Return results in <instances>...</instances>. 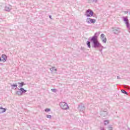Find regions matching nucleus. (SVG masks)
I'll use <instances>...</instances> for the list:
<instances>
[{
  "label": "nucleus",
  "instance_id": "22",
  "mask_svg": "<svg viewBox=\"0 0 130 130\" xmlns=\"http://www.w3.org/2000/svg\"><path fill=\"white\" fill-rule=\"evenodd\" d=\"M124 88H126V89H129V87L127 86V85H123Z\"/></svg>",
  "mask_w": 130,
  "mask_h": 130
},
{
  "label": "nucleus",
  "instance_id": "9",
  "mask_svg": "<svg viewBox=\"0 0 130 130\" xmlns=\"http://www.w3.org/2000/svg\"><path fill=\"white\" fill-rule=\"evenodd\" d=\"M7 111V109L3 108V107H0V114L2 113H4V112H6Z\"/></svg>",
  "mask_w": 130,
  "mask_h": 130
},
{
  "label": "nucleus",
  "instance_id": "12",
  "mask_svg": "<svg viewBox=\"0 0 130 130\" xmlns=\"http://www.w3.org/2000/svg\"><path fill=\"white\" fill-rule=\"evenodd\" d=\"M86 45H87L88 48H91V41H88L86 43Z\"/></svg>",
  "mask_w": 130,
  "mask_h": 130
},
{
  "label": "nucleus",
  "instance_id": "11",
  "mask_svg": "<svg viewBox=\"0 0 130 130\" xmlns=\"http://www.w3.org/2000/svg\"><path fill=\"white\" fill-rule=\"evenodd\" d=\"M12 8H11L9 6H6L5 10V11H6L7 12H10L11 11Z\"/></svg>",
  "mask_w": 130,
  "mask_h": 130
},
{
  "label": "nucleus",
  "instance_id": "2",
  "mask_svg": "<svg viewBox=\"0 0 130 130\" xmlns=\"http://www.w3.org/2000/svg\"><path fill=\"white\" fill-rule=\"evenodd\" d=\"M27 92V90L25 89L24 88L21 87L18 89V91L16 92V94L18 95V96H22L23 94L26 93Z\"/></svg>",
  "mask_w": 130,
  "mask_h": 130
},
{
  "label": "nucleus",
  "instance_id": "3",
  "mask_svg": "<svg viewBox=\"0 0 130 130\" xmlns=\"http://www.w3.org/2000/svg\"><path fill=\"white\" fill-rule=\"evenodd\" d=\"M59 106L63 110H68L70 108L68 104L63 102L60 103Z\"/></svg>",
  "mask_w": 130,
  "mask_h": 130
},
{
  "label": "nucleus",
  "instance_id": "10",
  "mask_svg": "<svg viewBox=\"0 0 130 130\" xmlns=\"http://www.w3.org/2000/svg\"><path fill=\"white\" fill-rule=\"evenodd\" d=\"M2 57L3 58V61H7V59H8V57L6 54H2Z\"/></svg>",
  "mask_w": 130,
  "mask_h": 130
},
{
  "label": "nucleus",
  "instance_id": "17",
  "mask_svg": "<svg viewBox=\"0 0 130 130\" xmlns=\"http://www.w3.org/2000/svg\"><path fill=\"white\" fill-rule=\"evenodd\" d=\"M121 92L123 93V94H126V95H127V92H126L123 89L121 90Z\"/></svg>",
  "mask_w": 130,
  "mask_h": 130
},
{
  "label": "nucleus",
  "instance_id": "1",
  "mask_svg": "<svg viewBox=\"0 0 130 130\" xmlns=\"http://www.w3.org/2000/svg\"><path fill=\"white\" fill-rule=\"evenodd\" d=\"M98 32L95 33L93 36L89 38L88 40H90V42H91V47L92 48H102L100 49V52H102V48H103L104 47L101 43L99 42V41H98Z\"/></svg>",
  "mask_w": 130,
  "mask_h": 130
},
{
  "label": "nucleus",
  "instance_id": "20",
  "mask_svg": "<svg viewBox=\"0 0 130 130\" xmlns=\"http://www.w3.org/2000/svg\"><path fill=\"white\" fill-rule=\"evenodd\" d=\"M112 126H108V130H112Z\"/></svg>",
  "mask_w": 130,
  "mask_h": 130
},
{
  "label": "nucleus",
  "instance_id": "13",
  "mask_svg": "<svg viewBox=\"0 0 130 130\" xmlns=\"http://www.w3.org/2000/svg\"><path fill=\"white\" fill-rule=\"evenodd\" d=\"M19 85V87L20 88H22V87H23V86H25V83H24V82H21V83H18Z\"/></svg>",
  "mask_w": 130,
  "mask_h": 130
},
{
  "label": "nucleus",
  "instance_id": "27",
  "mask_svg": "<svg viewBox=\"0 0 130 130\" xmlns=\"http://www.w3.org/2000/svg\"><path fill=\"white\" fill-rule=\"evenodd\" d=\"M0 61H2V58H0Z\"/></svg>",
  "mask_w": 130,
  "mask_h": 130
},
{
  "label": "nucleus",
  "instance_id": "14",
  "mask_svg": "<svg viewBox=\"0 0 130 130\" xmlns=\"http://www.w3.org/2000/svg\"><path fill=\"white\" fill-rule=\"evenodd\" d=\"M11 86L14 87V88H15V90H16V89L18 88V85H17V84H11Z\"/></svg>",
  "mask_w": 130,
  "mask_h": 130
},
{
  "label": "nucleus",
  "instance_id": "5",
  "mask_svg": "<svg viewBox=\"0 0 130 130\" xmlns=\"http://www.w3.org/2000/svg\"><path fill=\"white\" fill-rule=\"evenodd\" d=\"M77 108L79 111H81V112H83V113H84V111H85V108L84 105H83L82 104H79Z\"/></svg>",
  "mask_w": 130,
  "mask_h": 130
},
{
  "label": "nucleus",
  "instance_id": "26",
  "mask_svg": "<svg viewBox=\"0 0 130 130\" xmlns=\"http://www.w3.org/2000/svg\"><path fill=\"white\" fill-rule=\"evenodd\" d=\"M117 78L118 80H119V79H120V77H119V76H117Z\"/></svg>",
  "mask_w": 130,
  "mask_h": 130
},
{
  "label": "nucleus",
  "instance_id": "25",
  "mask_svg": "<svg viewBox=\"0 0 130 130\" xmlns=\"http://www.w3.org/2000/svg\"><path fill=\"white\" fill-rule=\"evenodd\" d=\"M49 18H50V19H51V20L52 19L51 15H49Z\"/></svg>",
  "mask_w": 130,
  "mask_h": 130
},
{
  "label": "nucleus",
  "instance_id": "15",
  "mask_svg": "<svg viewBox=\"0 0 130 130\" xmlns=\"http://www.w3.org/2000/svg\"><path fill=\"white\" fill-rule=\"evenodd\" d=\"M104 125H107V124H109V120H105L104 121Z\"/></svg>",
  "mask_w": 130,
  "mask_h": 130
},
{
  "label": "nucleus",
  "instance_id": "6",
  "mask_svg": "<svg viewBox=\"0 0 130 130\" xmlns=\"http://www.w3.org/2000/svg\"><path fill=\"white\" fill-rule=\"evenodd\" d=\"M86 22L88 24H94L95 22H96V20L90 18H87L86 19Z\"/></svg>",
  "mask_w": 130,
  "mask_h": 130
},
{
  "label": "nucleus",
  "instance_id": "7",
  "mask_svg": "<svg viewBox=\"0 0 130 130\" xmlns=\"http://www.w3.org/2000/svg\"><path fill=\"white\" fill-rule=\"evenodd\" d=\"M101 37L102 42H103V43H106L107 41V39H106V37H105V35H104V34H102L101 35Z\"/></svg>",
  "mask_w": 130,
  "mask_h": 130
},
{
  "label": "nucleus",
  "instance_id": "21",
  "mask_svg": "<svg viewBox=\"0 0 130 130\" xmlns=\"http://www.w3.org/2000/svg\"><path fill=\"white\" fill-rule=\"evenodd\" d=\"M46 117L47 118H51V115H47Z\"/></svg>",
  "mask_w": 130,
  "mask_h": 130
},
{
  "label": "nucleus",
  "instance_id": "16",
  "mask_svg": "<svg viewBox=\"0 0 130 130\" xmlns=\"http://www.w3.org/2000/svg\"><path fill=\"white\" fill-rule=\"evenodd\" d=\"M50 70L51 72H53L54 71H55V72H56V71H57V70L55 69V67H52L50 68Z\"/></svg>",
  "mask_w": 130,
  "mask_h": 130
},
{
  "label": "nucleus",
  "instance_id": "18",
  "mask_svg": "<svg viewBox=\"0 0 130 130\" xmlns=\"http://www.w3.org/2000/svg\"><path fill=\"white\" fill-rule=\"evenodd\" d=\"M50 110H51L49 108H47V109H45V112H49V111H50Z\"/></svg>",
  "mask_w": 130,
  "mask_h": 130
},
{
  "label": "nucleus",
  "instance_id": "19",
  "mask_svg": "<svg viewBox=\"0 0 130 130\" xmlns=\"http://www.w3.org/2000/svg\"><path fill=\"white\" fill-rule=\"evenodd\" d=\"M52 91H53L54 93H56V89H51Z\"/></svg>",
  "mask_w": 130,
  "mask_h": 130
},
{
  "label": "nucleus",
  "instance_id": "24",
  "mask_svg": "<svg viewBox=\"0 0 130 130\" xmlns=\"http://www.w3.org/2000/svg\"><path fill=\"white\" fill-rule=\"evenodd\" d=\"M124 14H128V11H124Z\"/></svg>",
  "mask_w": 130,
  "mask_h": 130
},
{
  "label": "nucleus",
  "instance_id": "4",
  "mask_svg": "<svg viewBox=\"0 0 130 130\" xmlns=\"http://www.w3.org/2000/svg\"><path fill=\"white\" fill-rule=\"evenodd\" d=\"M93 15H94V12L92 10L88 9L86 10L85 12V16H86V17H93Z\"/></svg>",
  "mask_w": 130,
  "mask_h": 130
},
{
  "label": "nucleus",
  "instance_id": "8",
  "mask_svg": "<svg viewBox=\"0 0 130 130\" xmlns=\"http://www.w3.org/2000/svg\"><path fill=\"white\" fill-rule=\"evenodd\" d=\"M113 33L116 35H118L120 33V29L119 28H115L113 29Z\"/></svg>",
  "mask_w": 130,
  "mask_h": 130
},
{
  "label": "nucleus",
  "instance_id": "23",
  "mask_svg": "<svg viewBox=\"0 0 130 130\" xmlns=\"http://www.w3.org/2000/svg\"><path fill=\"white\" fill-rule=\"evenodd\" d=\"M91 1H92V3H96L97 2H98V0H91Z\"/></svg>",
  "mask_w": 130,
  "mask_h": 130
}]
</instances>
